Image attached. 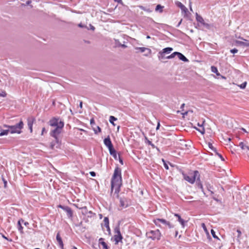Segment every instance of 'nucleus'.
Here are the masks:
<instances>
[{
    "label": "nucleus",
    "instance_id": "1",
    "mask_svg": "<svg viewBox=\"0 0 249 249\" xmlns=\"http://www.w3.org/2000/svg\"><path fill=\"white\" fill-rule=\"evenodd\" d=\"M122 170L120 168L117 166L115 168L114 173L111 178V190H112L113 188L116 187L115 192H119L120 188L122 185Z\"/></svg>",
    "mask_w": 249,
    "mask_h": 249
},
{
    "label": "nucleus",
    "instance_id": "2",
    "mask_svg": "<svg viewBox=\"0 0 249 249\" xmlns=\"http://www.w3.org/2000/svg\"><path fill=\"white\" fill-rule=\"evenodd\" d=\"M183 178L191 184H194L196 181L199 180L200 174L198 171L190 172L188 174L182 173Z\"/></svg>",
    "mask_w": 249,
    "mask_h": 249
},
{
    "label": "nucleus",
    "instance_id": "3",
    "mask_svg": "<svg viewBox=\"0 0 249 249\" xmlns=\"http://www.w3.org/2000/svg\"><path fill=\"white\" fill-rule=\"evenodd\" d=\"M23 122L21 120L18 123L15 125H10L7 124H4L3 127L6 128H9L10 133L11 134H20L21 133V129L23 127Z\"/></svg>",
    "mask_w": 249,
    "mask_h": 249
},
{
    "label": "nucleus",
    "instance_id": "4",
    "mask_svg": "<svg viewBox=\"0 0 249 249\" xmlns=\"http://www.w3.org/2000/svg\"><path fill=\"white\" fill-rule=\"evenodd\" d=\"M64 122H60L59 123V126L55 127L53 130H52L50 133V135L55 139V142L56 143H58L59 141L58 139V135L61 132V130L64 127Z\"/></svg>",
    "mask_w": 249,
    "mask_h": 249
},
{
    "label": "nucleus",
    "instance_id": "5",
    "mask_svg": "<svg viewBox=\"0 0 249 249\" xmlns=\"http://www.w3.org/2000/svg\"><path fill=\"white\" fill-rule=\"evenodd\" d=\"M146 235L148 238H151L153 240H159L160 239L161 233L159 230L155 231L151 230L150 231L146 232Z\"/></svg>",
    "mask_w": 249,
    "mask_h": 249
},
{
    "label": "nucleus",
    "instance_id": "6",
    "mask_svg": "<svg viewBox=\"0 0 249 249\" xmlns=\"http://www.w3.org/2000/svg\"><path fill=\"white\" fill-rule=\"evenodd\" d=\"M153 222L156 226L160 227H161L160 223L162 224L165 226H168L170 229L173 228L174 227V226L170 223V222L164 219L157 218L156 219H154Z\"/></svg>",
    "mask_w": 249,
    "mask_h": 249
},
{
    "label": "nucleus",
    "instance_id": "7",
    "mask_svg": "<svg viewBox=\"0 0 249 249\" xmlns=\"http://www.w3.org/2000/svg\"><path fill=\"white\" fill-rule=\"evenodd\" d=\"M114 240L115 241V244L117 245L119 242H121L123 239V236L121 233L119 226L115 227L114 229Z\"/></svg>",
    "mask_w": 249,
    "mask_h": 249
},
{
    "label": "nucleus",
    "instance_id": "8",
    "mask_svg": "<svg viewBox=\"0 0 249 249\" xmlns=\"http://www.w3.org/2000/svg\"><path fill=\"white\" fill-rule=\"evenodd\" d=\"M173 51V48L171 47H167L163 49L162 51L159 53L158 57L159 59H163L165 58V53H170Z\"/></svg>",
    "mask_w": 249,
    "mask_h": 249
},
{
    "label": "nucleus",
    "instance_id": "9",
    "mask_svg": "<svg viewBox=\"0 0 249 249\" xmlns=\"http://www.w3.org/2000/svg\"><path fill=\"white\" fill-rule=\"evenodd\" d=\"M176 4L181 9L182 12L184 13V17H187L188 13H189L188 9L179 1H176Z\"/></svg>",
    "mask_w": 249,
    "mask_h": 249
},
{
    "label": "nucleus",
    "instance_id": "10",
    "mask_svg": "<svg viewBox=\"0 0 249 249\" xmlns=\"http://www.w3.org/2000/svg\"><path fill=\"white\" fill-rule=\"evenodd\" d=\"M58 207L67 213V215L69 217H72L73 213L71 208L68 206H64L61 205H59Z\"/></svg>",
    "mask_w": 249,
    "mask_h": 249
},
{
    "label": "nucleus",
    "instance_id": "11",
    "mask_svg": "<svg viewBox=\"0 0 249 249\" xmlns=\"http://www.w3.org/2000/svg\"><path fill=\"white\" fill-rule=\"evenodd\" d=\"M60 122H63L59 121L58 118H53L50 120L49 123L51 126L56 127L58 126H59V123Z\"/></svg>",
    "mask_w": 249,
    "mask_h": 249
},
{
    "label": "nucleus",
    "instance_id": "12",
    "mask_svg": "<svg viewBox=\"0 0 249 249\" xmlns=\"http://www.w3.org/2000/svg\"><path fill=\"white\" fill-rule=\"evenodd\" d=\"M35 121V118L32 116L30 117L27 119V124L31 133L33 132V125Z\"/></svg>",
    "mask_w": 249,
    "mask_h": 249
},
{
    "label": "nucleus",
    "instance_id": "13",
    "mask_svg": "<svg viewBox=\"0 0 249 249\" xmlns=\"http://www.w3.org/2000/svg\"><path fill=\"white\" fill-rule=\"evenodd\" d=\"M135 49L139 50V51L141 53H143V52H146V53L144 54V55L146 56H148L149 54H150L151 53V49H150L149 48H145V47H136L135 48Z\"/></svg>",
    "mask_w": 249,
    "mask_h": 249
},
{
    "label": "nucleus",
    "instance_id": "14",
    "mask_svg": "<svg viewBox=\"0 0 249 249\" xmlns=\"http://www.w3.org/2000/svg\"><path fill=\"white\" fill-rule=\"evenodd\" d=\"M196 20H197V22L200 23L202 25H203V26H204L206 27H208L209 26V24L205 22L204 19L201 16L199 15L197 13H196Z\"/></svg>",
    "mask_w": 249,
    "mask_h": 249
},
{
    "label": "nucleus",
    "instance_id": "15",
    "mask_svg": "<svg viewBox=\"0 0 249 249\" xmlns=\"http://www.w3.org/2000/svg\"><path fill=\"white\" fill-rule=\"evenodd\" d=\"M120 206L122 208H126L128 206V204L127 200L124 197L119 198Z\"/></svg>",
    "mask_w": 249,
    "mask_h": 249
},
{
    "label": "nucleus",
    "instance_id": "16",
    "mask_svg": "<svg viewBox=\"0 0 249 249\" xmlns=\"http://www.w3.org/2000/svg\"><path fill=\"white\" fill-rule=\"evenodd\" d=\"M104 142L105 145L108 147V149L113 147V144L109 136L104 139Z\"/></svg>",
    "mask_w": 249,
    "mask_h": 249
},
{
    "label": "nucleus",
    "instance_id": "17",
    "mask_svg": "<svg viewBox=\"0 0 249 249\" xmlns=\"http://www.w3.org/2000/svg\"><path fill=\"white\" fill-rule=\"evenodd\" d=\"M242 39L245 40V41L236 40L235 41L236 44L238 45L243 46H246V47L249 46V41H248L246 39H243V38H242Z\"/></svg>",
    "mask_w": 249,
    "mask_h": 249
},
{
    "label": "nucleus",
    "instance_id": "18",
    "mask_svg": "<svg viewBox=\"0 0 249 249\" xmlns=\"http://www.w3.org/2000/svg\"><path fill=\"white\" fill-rule=\"evenodd\" d=\"M175 216L178 218V221L180 223L182 228H184L185 226L186 223L187 222V221H185L182 218H181V216L178 213H175Z\"/></svg>",
    "mask_w": 249,
    "mask_h": 249
},
{
    "label": "nucleus",
    "instance_id": "19",
    "mask_svg": "<svg viewBox=\"0 0 249 249\" xmlns=\"http://www.w3.org/2000/svg\"><path fill=\"white\" fill-rule=\"evenodd\" d=\"M110 154L113 156L115 160H118V156L116 150L113 147L108 149Z\"/></svg>",
    "mask_w": 249,
    "mask_h": 249
},
{
    "label": "nucleus",
    "instance_id": "20",
    "mask_svg": "<svg viewBox=\"0 0 249 249\" xmlns=\"http://www.w3.org/2000/svg\"><path fill=\"white\" fill-rule=\"evenodd\" d=\"M56 240L58 242L59 245V246L60 247V248L63 249V241H62V238L61 237H60V234H59V233H57V235H56Z\"/></svg>",
    "mask_w": 249,
    "mask_h": 249
},
{
    "label": "nucleus",
    "instance_id": "21",
    "mask_svg": "<svg viewBox=\"0 0 249 249\" xmlns=\"http://www.w3.org/2000/svg\"><path fill=\"white\" fill-rule=\"evenodd\" d=\"M104 239L100 238L99 240V244L102 245L104 249H108V246L106 242L104 241Z\"/></svg>",
    "mask_w": 249,
    "mask_h": 249
},
{
    "label": "nucleus",
    "instance_id": "22",
    "mask_svg": "<svg viewBox=\"0 0 249 249\" xmlns=\"http://www.w3.org/2000/svg\"><path fill=\"white\" fill-rule=\"evenodd\" d=\"M178 58L184 62H188V59L181 53H178Z\"/></svg>",
    "mask_w": 249,
    "mask_h": 249
},
{
    "label": "nucleus",
    "instance_id": "23",
    "mask_svg": "<svg viewBox=\"0 0 249 249\" xmlns=\"http://www.w3.org/2000/svg\"><path fill=\"white\" fill-rule=\"evenodd\" d=\"M10 133L9 128H7L6 129H0V137H2L4 135H7L8 133Z\"/></svg>",
    "mask_w": 249,
    "mask_h": 249
},
{
    "label": "nucleus",
    "instance_id": "24",
    "mask_svg": "<svg viewBox=\"0 0 249 249\" xmlns=\"http://www.w3.org/2000/svg\"><path fill=\"white\" fill-rule=\"evenodd\" d=\"M197 186L198 188L201 189V191L203 193L204 195H206L204 191V189L203 187V185L200 181V179H199V180H196V183Z\"/></svg>",
    "mask_w": 249,
    "mask_h": 249
},
{
    "label": "nucleus",
    "instance_id": "25",
    "mask_svg": "<svg viewBox=\"0 0 249 249\" xmlns=\"http://www.w3.org/2000/svg\"><path fill=\"white\" fill-rule=\"evenodd\" d=\"M21 222H24V220L22 219H19L18 222V229L20 231V232H23V231H22L23 227L21 226Z\"/></svg>",
    "mask_w": 249,
    "mask_h": 249
},
{
    "label": "nucleus",
    "instance_id": "26",
    "mask_svg": "<svg viewBox=\"0 0 249 249\" xmlns=\"http://www.w3.org/2000/svg\"><path fill=\"white\" fill-rule=\"evenodd\" d=\"M211 71L215 73L217 75H218V76L220 75V74L219 72H218V70L216 67L213 66L211 67Z\"/></svg>",
    "mask_w": 249,
    "mask_h": 249
},
{
    "label": "nucleus",
    "instance_id": "27",
    "mask_svg": "<svg viewBox=\"0 0 249 249\" xmlns=\"http://www.w3.org/2000/svg\"><path fill=\"white\" fill-rule=\"evenodd\" d=\"M117 120V119L116 118H115L114 116H110L109 117V122L112 124L114 126L115 125V124H114V122L115 121H116Z\"/></svg>",
    "mask_w": 249,
    "mask_h": 249
},
{
    "label": "nucleus",
    "instance_id": "28",
    "mask_svg": "<svg viewBox=\"0 0 249 249\" xmlns=\"http://www.w3.org/2000/svg\"><path fill=\"white\" fill-rule=\"evenodd\" d=\"M163 8V6H161L160 4H158L157 5L155 10L156 11H159L160 13H162L163 10L162 9Z\"/></svg>",
    "mask_w": 249,
    "mask_h": 249
},
{
    "label": "nucleus",
    "instance_id": "29",
    "mask_svg": "<svg viewBox=\"0 0 249 249\" xmlns=\"http://www.w3.org/2000/svg\"><path fill=\"white\" fill-rule=\"evenodd\" d=\"M178 52H175L174 53H172L171 55L167 56L166 57V59H171V58H174L176 55H178Z\"/></svg>",
    "mask_w": 249,
    "mask_h": 249
},
{
    "label": "nucleus",
    "instance_id": "30",
    "mask_svg": "<svg viewBox=\"0 0 249 249\" xmlns=\"http://www.w3.org/2000/svg\"><path fill=\"white\" fill-rule=\"evenodd\" d=\"M104 226L105 227H108L109 225V219L107 217H105L104 219Z\"/></svg>",
    "mask_w": 249,
    "mask_h": 249
},
{
    "label": "nucleus",
    "instance_id": "31",
    "mask_svg": "<svg viewBox=\"0 0 249 249\" xmlns=\"http://www.w3.org/2000/svg\"><path fill=\"white\" fill-rule=\"evenodd\" d=\"M208 146H209V148H210L211 150H212L214 152H216V149L213 146V144L211 143H210V142L208 143Z\"/></svg>",
    "mask_w": 249,
    "mask_h": 249
},
{
    "label": "nucleus",
    "instance_id": "32",
    "mask_svg": "<svg viewBox=\"0 0 249 249\" xmlns=\"http://www.w3.org/2000/svg\"><path fill=\"white\" fill-rule=\"evenodd\" d=\"M239 146L242 149H244L246 148V145L243 142H240L239 144Z\"/></svg>",
    "mask_w": 249,
    "mask_h": 249
},
{
    "label": "nucleus",
    "instance_id": "33",
    "mask_svg": "<svg viewBox=\"0 0 249 249\" xmlns=\"http://www.w3.org/2000/svg\"><path fill=\"white\" fill-rule=\"evenodd\" d=\"M246 86H247V82H244V83L241 84L239 86L240 87V88L241 89H244L246 88Z\"/></svg>",
    "mask_w": 249,
    "mask_h": 249
},
{
    "label": "nucleus",
    "instance_id": "34",
    "mask_svg": "<svg viewBox=\"0 0 249 249\" xmlns=\"http://www.w3.org/2000/svg\"><path fill=\"white\" fill-rule=\"evenodd\" d=\"M236 232L237 233V240L239 241V238H240V237L241 235V232L239 230H237Z\"/></svg>",
    "mask_w": 249,
    "mask_h": 249
},
{
    "label": "nucleus",
    "instance_id": "35",
    "mask_svg": "<svg viewBox=\"0 0 249 249\" xmlns=\"http://www.w3.org/2000/svg\"><path fill=\"white\" fill-rule=\"evenodd\" d=\"M211 233H212V235H213V238H216V239H218V237L215 234V231L213 229L211 230Z\"/></svg>",
    "mask_w": 249,
    "mask_h": 249
},
{
    "label": "nucleus",
    "instance_id": "36",
    "mask_svg": "<svg viewBox=\"0 0 249 249\" xmlns=\"http://www.w3.org/2000/svg\"><path fill=\"white\" fill-rule=\"evenodd\" d=\"M230 52L232 53H235L238 52V50L236 48H234L230 50Z\"/></svg>",
    "mask_w": 249,
    "mask_h": 249
},
{
    "label": "nucleus",
    "instance_id": "37",
    "mask_svg": "<svg viewBox=\"0 0 249 249\" xmlns=\"http://www.w3.org/2000/svg\"><path fill=\"white\" fill-rule=\"evenodd\" d=\"M97 130L94 129V132L95 134H97L98 132H100L101 131V129L100 128V127L97 126Z\"/></svg>",
    "mask_w": 249,
    "mask_h": 249
},
{
    "label": "nucleus",
    "instance_id": "38",
    "mask_svg": "<svg viewBox=\"0 0 249 249\" xmlns=\"http://www.w3.org/2000/svg\"><path fill=\"white\" fill-rule=\"evenodd\" d=\"M215 152L216 154L220 158V159L222 160H224L223 157H222V156L220 154L217 153L216 151Z\"/></svg>",
    "mask_w": 249,
    "mask_h": 249
},
{
    "label": "nucleus",
    "instance_id": "39",
    "mask_svg": "<svg viewBox=\"0 0 249 249\" xmlns=\"http://www.w3.org/2000/svg\"><path fill=\"white\" fill-rule=\"evenodd\" d=\"M145 142L147 143H148L149 145H150L152 143V142L147 139V138L145 137Z\"/></svg>",
    "mask_w": 249,
    "mask_h": 249
},
{
    "label": "nucleus",
    "instance_id": "40",
    "mask_svg": "<svg viewBox=\"0 0 249 249\" xmlns=\"http://www.w3.org/2000/svg\"><path fill=\"white\" fill-rule=\"evenodd\" d=\"M2 180L4 183V188H6L7 186V182L4 178H2Z\"/></svg>",
    "mask_w": 249,
    "mask_h": 249
},
{
    "label": "nucleus",
    "instance_id": "41",
    "mask_svg": "<svg viewBox=\"0 0 249 249\" xmlns=\"http://www.w3.org/2000/svg\"><path fill=\"white\" fill-rule=\"evenodd\" d=\"M118 158H119V160L120 163L121 164L123 165L124 163H123V159L121 158V157L119 155L118 156Z\"/></svg>",
    "mask_w": 249,
    "mask_h": 249
},
{
    "label": "nucleus",
    "instance_id": "42",
    "mask_svg": "<svg viewBox=\"0 0 249 249\" xmlns=\"http://www.w3.org/2000/svg\"><path fill=\"white\" fill-rule=\"evenodd\" d=\"M47 133V130H46L45 127H43L42 129L41 135H43L44 134V133Z\"/></svg>",
    "mask_w": 249,
    "mask_h": 249
},
{
    "label": "nucleus",
    "instance_id": "43",
    "mask_svg": "<svg viewBox=\"0 0 249 249\" xmlns=\"http://www.w3.org/2000/svg\"><path fill=\"white\" fill-rule=\"evenodd\" d=\"M89 174L90 175L92 176V177H95L96 176V173L95 172H93V171H91L89 172Z\"/></svg>",
    "mask_w": 249,
    "mask_h": 249
},
{
    "label": "nucleus",
    "instance_id": "44",
    "mask_svg": "<svg viewBox=\"0 0 249 249\" xmlns=\"http://www.w3.org/2000/svg\"><path fill=\"white\" fill-rule=\"evenodd\" d=\"M207 187L208 190L209 191H210V192H211V194H213V191H211V190H210V188L211 187L210 186V185H209V186H208V185H207Z\"/></svg>",
    "mask_w": 249,
    "mask_h": 249
},
{
    "label": "nucleus",
    "instance_id": "45",
    "mask_svg": "<svg viewBox=\"0 0 249 249\" xmlns=\"http://www.w3.org/2000/svg\"><path fill=\"white\" fill-rule=\"evenodd\" d=\"M6 93L5 92H2L0 94V96L2 97H5L6 96Z\"/></svg>",
    "mask_w": 249,
    "mask_h": 249
},
{
    "label": "nucleus",
    "instance_id": "46",
    "mask_svg": "<svg viewBox=\"0 0 249 249\" xmlns=\"http://www.w3.org/2000/svg\"><path fill=\"white\" fill-rule=\"evenodd\" d=\"M31 2H32V1H31V0H27V1H26V5H30V4H31Z\"/></svg>",
    "mask_w": 249,
    "mask_h": 249
},
{
    "label": "nucleus",
    "instance_id": "47",
    "mask_svg": "<svg viewBox=\"0 0 249 249\" xmlns=\"http://www.w3.org/2000/svg\"><path fill=\"white\" fill-rule=\"evenodd\" d=\"M106 228H107V231H108V232L110 233V228H109V226L108 225V227H106Z\"/></svg>",
    "mask_w": 249,
    "mask_h": 249
},
{
    "label": "nucleus",
    "instance_id": "48",
    "mask_svg": "<svg viewBox=\"0 0 249 249\" xmlns=\"http://www.w3.org/2000/svg\"><path fill=\"white\" fill-rule=\"evenodd\" d=\"M160 127V122H158L157 127H156V130H158L159 129Z\"/></svg>",
    "mask_w": 249,
    "mask_h": 249
},
{
    "label": "nucleus",
    "instance_id": "49",
    "mask_svg": "<svg viewBox=\"0 0 249 249\" xmlns=\"http://www.w3.org/2000/svg\"><path fill=\"white\" fill-rule=\"evenodd\" d=\"M54 146H55V143H53V142H52V143H51V147H52V149H53L54 148Z\"/></svg>",
    "mask_w": 249,
    "mask_h": 249
},
{
    "label": "nucleus",
    "instance_id": "50",
    "mask_svg": "<svg viewBox=\"0 0 249 249\" xmlns=\"http://www.w3.org/2000/svg\"><path fill=\"white\" fill-rule=\"evenodd\" d=\"M150 145L152 146L153 148H156V146L153 143H152Z\"/></svg>",
    "mask_w": 249,
    "mask_h": 249
},
{
    "label": "nucleus",
    "instance_id": "51",
    "mask_svg": "<svg viewBox=\"0 0 249 249\" xmlns=\"http://www.w3.org/2000/svg\"><path fill=\"white\" fill-rule=\"evenodd\" d=\"M182 22V19L180 20V21L179 22V23L178 24L177 27H178L180 25L181 23Z\"/></svg>",
    "mask_w": 249,
    "mask_h": 249
},
{
    "label": "nucleus",
    "instance_id": "52",
    "mask_svg": "<svg viewBox=\"0 0 249 249\" xmlns=\"http://www.w3.org/2000/svg\"><path fill=\"white\" fill-rule=\"evenodd\" d=\"M241 130L246 133H248V131L244 128H241Z\"/></svg>",
    "mask_w": 249,
    "mask_h": 249
},
{
    "label": "nucleus",
    "instance_id": "53",
    "mask_svg": "<svg viewBox=\"0 0 249 249\" xmlns=\"http://www.w3.org/2000/svg\"><path fill=\"white\" fill-rule=\"evenodd\" d=\"M202 227H203V228H204V229L205 230H206V227H205V225L204 223H202Z\"/></svg>",
    "mask_w": 249,
    "mask_h": 249
},
{
    "label": "nucleus",
    "instance_id": "54",
    "mask_svg": "<svg viewBox=\"0 0 249 249\" xmlns=\"http://www.w3.org/2000/svg\"><path fill=\"white\" fill-rule=\"evenodd\" d=\"M90 124H94V121L93 119H91L90 120Z\"/></svg>",
    "mask_w": 249,
    "mask_h": 249
},
{
    "label": "nucleus",
    "instance_id": "55",
    "mask_svg": "<svg viewBox=\"0 0 249 249\" xmlns=\"http://www.w3.org/2000/svg\"><path fill=\"white\" fill-rule=\"evenodd\" d=\"M164 167H165L166 169H168V165H167L166 163H164Z\"/></svg>",
    "mask_w": 249,
    "mask_h": 249
},
{
    "label": "nucleus",
    "instance_id": "56",
    "mask_svg": "<svg viewBox=\"0 0 249 249\" xmlns=\"http://www.w3.org/2000/svg\"><path fill=\"white\" fill-rule=\"evenodd\" d=\"M200 132L202 134H204V132H205L204 129V128H203V129H202V130L200 131Z\"/></svg>",
    "mask_w": 249,
    "mask_h": 249
},
{
    "label": "nucleus",
    "instance_id": "57",
    "mask_svg": "<svg viewBox=\"0 0 249 249\" xmlns=\"http://www.w3.org/2000/svg\"><path fill=\"white\" fill-rule=\"evenodd\" d=\"M24 224L25 225V226H27L29 225V223L28 222H24Z\"/></svg>",
    "mask_w": 249,
    "mask_h": 249
},
{
    "label": "nucleus",
    "instance_id": "58",
    "mask_svg": "<svg viewBox=\"0 0 249 249\" xmlns=\"http://www.w3.org/2000/svg\"><path fill=\"white\" fill-rule=\"evenodd\" d=\"M2 236L3 238H4L7 240H8V238L6 236H5L3 234L2 235Z\"/></svg>",
    "mask_w": 249,
    "mask_h": 249
},
{
    "label": "nucleus",
    "instance_id": "59",
    "mask_svg": "<svg viewBox=\"0 0 249 249\" xmlns=\"http://www.w3.org/2000/svg\"><path fill=\"white\" fill-rule=\"evenodd\" d=\"M79 107L82 108V102H80Z\"/></svg>",
    "mask_w": 249,
    "mask_h": 249
},
{
    "label": "nucleus",
    "instance_id": "60",
    "mask_svg": "<svg viewBox=\"0 0 249 249\" xmlns=\"http://www.w3.org/2000/svg\"><path fill=\"white\" fill-rule=\"evenodd\" d=\"M78 26L80 27H83V25L81 23L79 24Z\"/></svg>",
    "mask_w": 249,
    "mask_h": 249
},
{
    "label": "nucleus",
    "instance_id": "61",
    "mask_svg": "<svg viewBox=\"0 0 249 249\" xmlns=\"http://www.w3.org/2000/svg\"><path fill=\"white\" fill-rule=\"evenodd\" d=\"M184 145H185V146H186V148H187V149H189V147H188V144H187L185 143V144H184Z\"/></svg>",
    "mask_w": 249,
    "mask_h": 249
},
{
    "label": "nucleus",
    "instance_id": "62",
    "mask_svg": "<svg viewBox=\"0 0 249 249\" xmlns=\"http://www.w3.org/2000/svg\"><path fill=\"white\" fill-rule=\"evenodd\" d=\"M114 0L117 2H120L121 1V0Z\"/></svg>",
    "mask_w": 249,
    "mask_h": 249
},
{
    "label": "nucleus",
    "instance_id": "63",
    "mask_svg": "<svg viewBox=\"0 0 249 249\" xmlns=\"http://www.w3.org/2000/svg\"><path fill=\"white\" fill-rule=\"evenodd\" d=\"M184 105H185V104H182V105H181V108L183 107H184Z\"/></svg>",
    "mask_w": 249,
    "mask_h": 249
},
{
    "label": "nucleus",
    "instance_id": "64",
    "mask_svg": "<svg viewBox=\"0 0 249 249\" xmlns=\"http://www.w3.org/2000/svg\"><path fill=\"white\" fill-rule=\"evenodd\" d=\"M71 249H77L75 247H73Z\"/></svg>",
    "mask_w": 249,
    "mask_h": 249
}]
</instances>
